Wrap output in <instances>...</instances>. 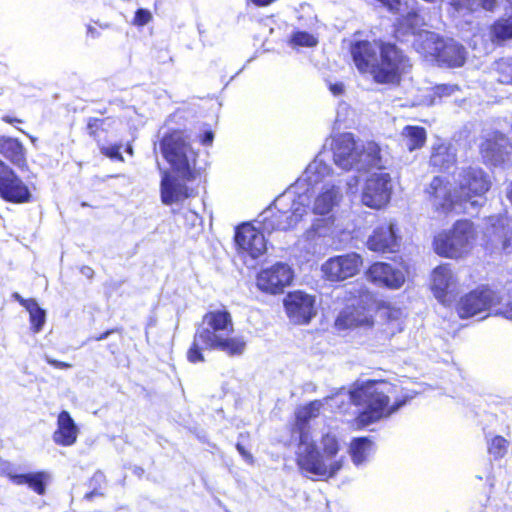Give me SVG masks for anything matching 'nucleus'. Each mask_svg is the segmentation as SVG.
<instances>
[{
    "mask_svg": "<svg viewBox=\"0 0 512 512\" xmlns=\"http://www.w3.org/2000/svg\"><path fill=\"white\" fill-rule=\"evenodd\" d=\"M374 318L370 308L364 304H357L345 307L335 319L337 329L371 328Z\"/></svg>",
    "mask_w": 512,
    "mask_h": 512,
    "instance_id": "b1692460",
    "label": "nucleus"
},
{
    "mask_svg": "<svg viewBox=\"0 0 512 512\" xmlns=\"http://www.w3.org/2000/svg\"><path fill=\"white\" fill-rule=\"evenodd\" d=\"M489 36L491 42L497 45L512 40V15L496 19L489 28Z\"/></svg>",
    "mask_w": 512,
    "mask_h": 512,
    "instance_id": "7c9ffc66",
    "label": "nucleus"
},
{
    "mask_svg": "<svg viewBox=\"0 0 512 512\" xmlns=\"http://www.w3.org/2000/svg\"><path fill=\"white\" fill-rule=\"evenodd\" d=\"M349 52L353 63L361 74H370L374 80V67L378 61L377 41L369 40L352 41Z\"/></svg>",
    "mask_w": 512,
    "mask_h": 512,
    "instance_id": "4be33fe9",
    "label": "nucleus"
},
{
    "mask_svg": "<svg viewBox=\"0 0 512 512\" xmlns=\"http://www.w3.org/2000/svg\"><path fill=\"white\" fill-rule=\"evenodd\" d=\"M123 332V328L122 327H115V328H110L96 336H93L90 338V340H93V341H102L104 339H106L108 336H110L111 334H114V333H122Z\"/></svg>",
    "mask_w": 512,
    "mask_h": 512,
    "instance_id": "a18cd8bd",
    "label": "nucleus"
},
{
    "mask_svg": "<svg viewBox=\"0 0 512 512\" xmlns=\"http://www.w3.org/2000/svg\"><path fill=\"white\" fill-rule=\"evenodd\" d=\"M236 449L246 459V461H248L249 463L253 462V456L245 449L244 445H242L241 443H237Z\"/></svg>",
    "mask_w": 512,
    "mask_h": 512,
    "instance_id": "3c124183",
    "label": "nucleus"
},
{
    "mask_svg": "<svg viewBox=\"0 0 512 512\" xmlns=\"http://www.w3.org/2000/svg\"><path fill=\"white\" fill-rule=\"evenodd\" d=\"M30 489L36 492L39 495L44 494L45 492V483L46 482H26Z\"/></svg>",
    "mask_w": 512,
    "mask_h": 512,
    "instance_id": "8fccbe9b",
    "label": "nucleus"
},
{
    "mask_svg": "<svg viewBox=\"0 0 512 512\" xmlns=\"http://www.w3.org/2000/svg\"><path fill=\"white\" fill-rule=\"evenodd\" d=\"M401 137L407 150L413 152L425 146L427 141V132L422 126L406 125L401 131Z\"/></svg>",
    "mask_w": 512,
    "mask_h": 512,
    "instance_id": "c756f323",
    "label": "nucleus"
},
{
    "mask_svg": "<svg viewBox=\"0 0 512 512\" xmlns=\"http://www.w3.org/2000/svg\"><path fill=\"white\" fill-rule=\"evenodd\" d=\"M1 121L14 126L19 131H22V130L17 127V124H23L25 122L24 119L18 118V117L12 116V115H3L1 117Z\"/></svg>",
    "mask_w": 512,
    "mask_h": 512,
    "instance_id": "de8ad7c7",
    "label": "nucleus"
},
{
    "mask_svg": "<svg viewBox=\"0 0 512 512\" xmlns=\"http://www.w3.org/2000/svg\"><path fill=\"white\" fill-rule=\"evenodd\" d=\"M415 45L418 52L432 56L441 66L458 68L466 62V50L459 43L435 39L433 35L426 34L425 40Z\"/></svg>",
    "mask_w": 512,
    "mask_h": 512,
    "instance_id": "6e6552de",
    "label": "nucleus"
},
{
    "mask_svg": "<svg viewBox=\"0 0 512 512\" xmlns=\"http://www.w3.org/2000/svg\"><path fill=\"white\" fill-rule=\"evenodd\" d=\"M0 199L11 204H25L33 199L29 186L2 159H0Z\"/></svg>",
    "mask_w": 512,
    "mask_h": 512,
    "instance_id": "9d476101",
    "label": "nucleus"
},
{
    "mask_svg": "<svg viewBox=\"0 0 512 512\" xmlns=\"http://www.w3.org/2000/svg\"><path fill=\"white\" fill-rule=\"evenodd\" d=\"M509 441L501 435H495L488 443L487 451L495 460L502 459L508 452Z\"/></svg>",
    "mask_w": 512,
    "mask_h": 512,
    "instance_id": "f704fd0d",
    "label": "nucleus"
},
{
    "mask_svg": "<svg viewBox=\"0 0 512 512\" xmlns=\"http://www.w3.org/2000/svg\"><path fill=\"white\" fill-rule=\"evenodd\" d=\"M333 158L337 166L349 171L361 162L363 148H359L351 133L339 134L333 143Z\"/></svg>",
    "mask_w": 512,
    "mask_h": 512,
    "instance_id": "412c9836",
    "label": "nucleus"
},
{
    "mask_svg": "<svg viewBox=\"0 0 512 512\" xmlns=\"http://www.w3.org/2000/svg\"><path fill=\"white\" fill-rule=\"evenodd\" d=\"M342 198L340 189L330 186L322 190L314 200L313 213L317 215L329 214L337 206Z\"/></svg>",
    "mask_w": 512,
    "mask_h": 512,
    "instance_id": "cd10ccee",
    "label": "nucleus"
},
{
    "mask_svg": "<svg viewBox=\"0 0 512 512\" xmlns=\"http://www.w3.org/2000/svg\"><path fill=\"white\" fill-rule=\"evenodd\" d=\"M79 428L66 410L59 412L57 416L56 429L52 434L53 442L61 447H69L76 443Z\"/></svg>",
    "mask_w": 512,
    "mask_h": 512,
    "instance_id": "a878e982",
    "label": "nucleus"
},
{
    "mask_svg": "<svg viewBox=\"0 0 512 512\" xmlns=\"http://www.w3.org/2000/svg\"><path fill=\"white\" fill-rule=\"evenodd\" d=\"M95 496H103V493L101 491L97 490V489H94V490H92L90 492H87L85 494L84 498L87 499V500H91Z\"/></svg>",
    "mask_w": 512,
    "mask_h": 512,
    "instance_id": "6e6d98bb",
    "label": "nucleus"
},
{
    "mask_svg": "<svg viewBox=\"0 0 512 512\" xmlns=\"http://www.w3.org/2000/svg\"><path fill=\"white\" fill-rule=\"evenodd\" d=\"M496 4V0H481V6L488 11L494 10Z\"/></svg>",
    "mask_w": 512,
    "mask_h": 512,
    "instance_id": "864d4df0",
    "label": "nucleus"
},
{
    "mask_svg": "<svg viewBox=\"0 0 512 512\" xmlns=\"http://www.w3.org/2000/svg\"><path fill=\"white\" fill-rule=\"evenodd\" d=\"M363 265V258L356 252L329 258L322 265L323 276L330 282H340L357 275Z\"/></svg>",
    "mask_w": 512,
    "mask_h": 512,
    "instance_id": "f3484780",
    "label": "nucleus"
},
{
    "mask_svg": "<svg viewBox=\"0 0 512 512\" xmlns=\"http://www.w3.org/2000/svg\"><path fill=\"white\" fill-rule=\"evenodd\" d=\"M307 214V206L299 201L290 203L275 199L261 214V228L267 233L294 229Z\"/></svg>",
    "mask_w": 512,
    "mask_h": 512,
    "instance_id": "0eeeda50",
    "label": "nucleus"
},
{
    "mask_svg": "<svg viewBox=\"0 0 512 512\" xmlns=\"http://www.w3.org/2000/svg\"><path fill=\"white\" fill-rule=\"evenodd\" d=\"M234 243L238 254L251 259H257L267 250L262 228L255 227L251 222H243L236 226Z\"/></svg>",
    "mask_w": 512,
    "mask_h": 512,
    "instance_id": "4468645a",
    "label": "nucleus"
},
{
    "mask_svg": "<svg viewBox=\"0 0 512 512\" xmlns=\"http://www.w3.org/2000/svg\"><path fill=\"white\" fill-rule=\"evenodd\" d=\"M234 332L231 313L227 309L206 312L193 335L186 357L190 363L204 362L203 349L224 352L229 357L243 354L246 342L241 336H229Z\"/></svg>",
    "mask_w": 512,
    "mask_h": 512,
    "instance_id": "f03ea898",
    "label": "nucleus"
},
{
    "mask_svg": "<svg viewBox=\"0 0 512 512\" xmlns=\"http://www.w3.org/2000/svg\"><path fill=\"white\" fill-rule=\"evenodd\" d=\"M407 267L403 269L393 267L383 261L371 263L364 272V276L370 283L390 290L400 289L406 281Z\"/></svg>",
    "mask_w": 512,
    "mask_h": 512,
    "instance_id": "a211bd4d",
    "label": "nucleus"
},
{
    "mask_svg": "<svg viewBox=\"0 0 512 512\" xmlns=\"http://www.w3.org/2000/svg\"><path fill=\"white\" fill-rule=\"evenodd\" d=\"M477 229L470 219H458L449 229L438 232L432 241L433 251L440 257L462 259L470 254Z\"/></svg>",
    "mask_w": 512,
    "mask_h": 512,
    "instance_id": "20e7f679",
    "label": "nucleus"
},
{
    "mask_svg": "<svg viewBox=\"0 0 512 512\" xmlns=\"http://www.w3.org/2000/svg\"><path fill=\"white\" fill-rule=\"evenodd\" d=\"M98 147H99L101 154L104 155L105 157H107L111 160L119 161V162L124 161V158L120 152L121 144L114 143L112 145L106 146L104 143Z\"/></svg>",
    "mask_w": 512,
    "mask_h": 512,
    "instance_id": "ea45409f",
    "label": "nucleus"
},
{
    "mask_svg": "<svg viewBox=\"0 0 512 512\" xmlns=\"http://www.w3.org/2000/svg\"><path fill=\"white\" fill-rule=\"evenodd\" d=\"M483 157L493 159L499 154V145L494 138H486L479 147Z\"/></svg>",
    "mask_w": 512,
    "mask_h": 512,
    "instance_id": "4c0bfd02",
    "label": "nucleus"
},
{
    "mask_svg": "<svg viewBox=\"0 0 512 512\" xmlns=\"http://www.w3.org/2000/svg\"><path fill=\"white\" fill-rule=\"evenodd\" d=\"M391 177L388 173L373 174L365 181L361 194L363 205L380 210L385 208L391 199Z\"/></svg>",
    "mask_w": 512,
    "mask_h": 512,
    "instance_id": "dca6fc26",
    "label": "nucleus"
},
{
    "mask_svg": "<svg viewBox=\"0 0 512 512\" xmlns=\"http://www.w3.org/2000/svg\"><path fill=\"white\" fill-rule=\"evenodd\" d=\"M351 403L364 407L355 418L358 429L388 418L402 408L410 399L398 393V386L385 379H369L349 391Z\"/></svg>",
    "mask_w": 512,
    "mask_h": 512,
    "instance_id": "7ed1b4c3",
    "label": "nucleus"
},
{
    "mask_svg": "<svg viewBox=\"0 0 512 512\" xmlns=\"http://www.w3.org/2000/svg\"><path fill=\"white\" fill-rule=\"evenodd\" d=\"M214 139V133L211 130L205 131L199 138V142L204 145L208 146L211 145Z\"/></svg>",
    "mask_w": 512,
    "mask_h": 512,
    "instance_id": "09e8293b",
    "label": "nucleus"
},
{
    "mask_svg": "<svg viewBox=\"0 0 512 512\" xmlns=\"http://www.w3.org/2000/svg\"><path fill=\"white\" fill-rule=\"evenodd\" d=\"M378 61L374 67V82L398 86L412 67L409 56L396 43L378 40Z\"/></svg>",
    "mask_w": 512,
    "mask_h": 512,
    "instance_id": "423d86ee",
    "label": "nucleus"
},
{
    "mask_svg": "<svg viewBox=\"0 0 512 512\" xmlns=\"http://www.w3.org/2000/svg\"><path fill=\"white\" fill-rule=\"evenodd\" d=\"M11 296L29 313L30 329L32 332L39 333L46 322V311L38 305L34 298H23L18 292L12 293Z\"/></svg>",
    "mask_w": 512,
    "mask_h": 512,
    "instance_id": "bb28decb",
    "label": "nucleus"
},
{
    "mask_svg": "<svg viewBox=\"0 0 512 512\" xmlns=\"http://www.w3.org/2000/svg\"><path fill=\"white\" fill-rule=\"evenodd\" d=\"M368 162L370 165L380 168L382 163L381 148L375 142L367 144Z\"/></svg>",
    "mask_w": 512,
    "mask_h": 512,
    "instance_id": "a19ab883",
    "label": "nucleus"
},
{
    "mask_svg": "<svg viewBox=\"0 0 512 512\" xmlns=\"http://www.w3.org/2000/svg\"><path fill=\"white\" fill-rule=\"evenodd\" d=\"M321 444L324 454L328 457L336 456L339 451V443L337 438L329 433L322 436Z\"/></svg>",
    "mask_w": 512,
    "mask_h": 512,
    "instance_id": "e433bc0d",
    "label": "nucleus"
},
{
    "mask_svg": "<svg viewBox=\"0 0 512 512\" xmlns=\"http://www.w3.org/2000/svg\"><path fill=\"white\" fill-rule=\"evenodd\" d=\"M161 154L169 164L160 181V198L164 205L183 203L199 195L198 185L193 183L200 178L197 168L198 153L194 151L185 130L171 129L159 141Z\"/></svg>",
    "mask_w": 512,
    "mask_h": 512,
    "instance_id": "f257e3e1",
    "label": "nucleus"
},
{
    "mask_svg": "<svg viewBox=\"0 0 512 512\" xmlns=\"http://www.w3.org/2000/svg\"><path fill=\"white\" fill-rule=\"evenodd\" d=\"M482 247L490 257H502L512 253V228L506 219L497 217L487 226Z\"/></svg>",
    "mask_w": 512,
    "mask_h": 512,
    "instance_id": "9b49d317",
    "label": "nucleus"
},
{
    "mask_svg": "<svg viewBox=\"0 0 512 512\" xmlns=\"http://www.w3.org/2000/svg\"><path fill=\"white\" fill-rule=\"evenodd\" d=\"M458 90L459 86L456 84H440L435 87V94L439 97H446L451 96Z\"/></svg>",
    "mask_w": 512,
    "mask_h": 512,
    "instance_id": "c03bdc74",
    "label": "nucleus"
},
{
    "mask_svg": "<svg viewBox=\"0 0 512 512\" xmlns=\"http://www.w3.org/2000/svg\"><path fill=\"white\" fill-rule=\"evenodd\" d=\"M316 230H317V228L313 225V226L311 227V229H310V231H309V232H311V231H316Z\"/></svg>",
    "mask_w": 512,
    "mask_h": 512,
    "instance_id": "13d9d810",
    "label": "nucleus"
},
{
    "mask_svg": "<svg viewBox=\"0 0 512 512\" xmlns=\"http://www.w3.org/2000/svg\"><path fill=\"white\" fill-rule=\"evenodd\" d=\"M494 71L498 83L512 86V57L500 58L495 61Z\"/></svg>",
    "mask_w": 512,
    "mask_h": 512,
    "instance_id": "473e14b6",
    "label": "nucleus"
},
{
    "mask_svg": "<svg viewBox=\"0 0 512 512\" xmlns=\"http://www.w3.org/2000/svg\"><path fill=\"white\" fill-rule=\"evenodd\" d=\"M257 7H266L274 3L276 0H250Z\"/></svg>",
    "mask_w": 512,
    "mask_h": 512,
    "instance_id": "5fc2aeb1",
    "label": "nucleus"
},
{
    "mask_svg": "<svg viewBox=\"0 0 512 512\" xmlns=\"http://www.w3.org/2000/svg\"><path fill=\"white\" fill-rule=\"evenodd\" d=\"M400 26H404L406 28H409L411 30L412 34H415L416 28L421 25L420 23V16L419 14L412 10L408 11L405 15H403L399 21Z\"/></svg>",
    "mask_w": 512,
    "mask_h": 512,
    "instance_id": "58836bf2",
    "label": "nucleus"
},
{
    "mask_svg": "<svg viewBox=\"0 0 512 512\" xmlns=\"http://www.w3.org/2000/svg\"><path fill=\"white\" fill-rule=\"evenodd\" d=\"M499 303L497 293L489 285L483 284L462 295L455 304V311L461 319H467Z\"/></svg>",
    "mask_w": 512,
    "mask_h": 512,
    "instance_id": "1a4fd4ad",
    "label": "nucleus"
},
{
    "mask_svg": "<svg viewBox=\"0 0 512 512\" xmlns=\"http://www.w3.org/2000/svg\"><path fill=\"white\" fill-rule=\"evenodd\" d=\"M457 282L449 264L435 267L431 273V290L438 301L450 304L455 296Z\"/></svg>",
    "mask_w": 512,
    "mask_h": 512,
    "instance_id": "5701e85b",
    "label": "nucleus"
},
{
    "mask_svg": "<svg viewBox=\"0 0 512 512\" xmlns=\"http://www.w3.org/2000/svg\"><path fill=\"white\" fill-rule=\"evenodd\" d=\"M127 152H128L129 154H132V147H130V146H129V147L127 148Z\"/></svg>",
    "mask_w": 512,
    "mask_h": 512,
    "instance_id": "4d7b16f0",
    "label": "nucleus"
},
{
    "mask_svg": "<svg viewBox=\"0 0 512 512\" xmlns=\"http://www.w3.org/2000/svg\"><path fill=\"white\" fill-rule=\"evenodd\" d=\"M292 47H314L318 44V39L307 31H294L289 40Z\"/></svg>",
    "mask_w": 512,
    "mask_h": 512,
    "instance_id": "c9c22d12",
    "label": "nucleus"
},
{
    "mask_svg": "<svg viewBox=\"0 0 512 512\" xmlns=\"http://www.w3.org/2000/svg\"><path fill=\"white\" fill-rule=\"evenodd\" d=\"M491 188L489 175L478 167L462 169L459 178V200L476 204L478 198H483Z\"/></svg>",
    "mask_w": 512,
    "mask_h": 512,
    "instance_id": "ddd939ff",
    "label": "nucleus"
},
{
    "mask_svg": "<svg viewBox=\"0 0 512 512\" xmlns=\"http://www.w3.org/2000/svg\"><path fill=\"white\" fill-rule=\"evenodd\" d=\"M27 149L16 137L0 135V156L21 171L29 168Z\"/></svg>",
    "mask_w": 512,
    "mask_h": 512,
    "instance_id": "393cba45",
    "label": "nucleus"
},
{
    "mask_svg": "<svg viewBox=\"0 0 512 512\" xmlns=\"http://www.w3.org/2000/svg\"><path fill=\"white\" fill-rule=\"evenodd\" d=\"M451 162L452 157L449 153L448 146L440 144L434 147L430 156V163L432 166L438 167L440 169L448 168Z\"/></svg>",
    "mask_w": 512,
    "mask_h": 512,
    "instance_id": "72a5a7b5",
    "label": "nucleus"
},
{
    "mask_svg": "<svg viewBox=\"0 0 512 512\" xmlns=\"http://www.w3.org/2000/svg\"><path fill=\"white\" fill-rule=\"evenodd\" d=\"M288 318L295 324H308L316 315L315 298L303 291H291L283 299Z\"/></svg>",
    "mask_w": 512,
    "mask_h": 512,
    "instance_id": "6ab92c4d",
    "label": "nucleus"
},
{
    "mask_svg": "<svg viewBox=\"0 0 512 512\" xmlns=\"http://www.w3.org/2000/svg\"><path fill=\"white\" fill-rule=\"evenodd\" d=\"M499 314L502 315L503 317L507 318V319H511L512 320V301L511 302H508L505 307L499 311Z\"/></svg>",
    "mask_w": 512,
    "mask_h": 512,
    "instance_id": "603ef678",
    "label": "nucleus"
},
{
    "mask_svg": "<svg viewBox=\"0 0 512 512\" xmlns=\"http://www.w3.org/2000/svg\"><path fill=\"white\" fill-rule=\"evenodd\" d=\"M293 278V269L286 263L277 262L270 267L261 269L256 274L255 284L262 293L279 295L291 285Z\"/></svg>",
    "mask_w": 512,
    "mask_h": 512,
    "instance_id": "f8f14e48",
    "label": "nucleus"
},
{
    "mask_svg": "<svg viewBox=\"0 0 512 512\" xmlns=\"http://www.w3.org/2000/svg\"><path fill=\"white\" fill-rule=\"evenodd\" d=\"M424 192L434 212L445 216L451 214L460 201L454 195L449 180L442 176L433 177Z\"/></svg>",
    "mask_w": 512,
    "mask_h": 512,
    "instance_id": "2eb2a0df",
    "label": "nucleus"
},
{
    "mask_svg": "<svg viewBox=\"0 0 512 512\" xmlns=\"http://www.w3.org/2000/svg\"><path fill=\"white\" fill-rule=\"evenodd\" d=\"M7 476L10 478V480H49L51 477L45 471H38V472L26 473V474L8 473Z\"/></svg>",
    "mask_w": 512,
    "mask_h": 512,
    "instance_id": "79ce46f5",
    "label": "nucleus"
},
{
    "mask_svg": "<svg viewBox=\"0 0 512 512\" xmlns=\"http://www.w3.org/2000/svg\"><path fill=\"white\" fill-rule=\"evenodd\" d=\"M367 248L379 254L398 253L401 249V236L393 222L378 225L366 241Z\"/></svg>",
    "mask_w": 512,
    "mask_h": 512,
    "instance_id": "aec40b11",
    "label": "nucleus"
},
{
    "mask_svg": "<svg viewBox=\"0 0 512 512\" xmlns=\"http://www.w3.org/2000/svg\"><path fill=\"white\" fill-rule=\"evenodd\" d=\"M315 402H310L303 411L296 415V427L301 433L300 445L303 446L296 455V462L301 471H305L314 475L333 477L342 468V462L333 461L327 465L318 451L316 445L313 442H306L304 429L309 423L310 419L315 417L316 414L313 412L317 410Z\"/></svg>",
    "mask_w": 512,
    "mask_h": 512,
    "instance_id": "39448f33",
    "label": "nucleus"
},
{
    "mask_svg": "<svg viewBox=\"0 0 512 512\" xmlns=\"http://www.w3.org/2000/svg\"><path fill=\"white\" fill-rule=\"evenodd\" d=\"M372 441L366 437L354 438L350 443V455L355 464L363 463L371 450Z\"/></svg>",
    "mask_w": 512,
    "mask_h": 512,
    "instance_id": "2f4dec72",
    "label": "nucleus"
},
{
    "mask_svg": "<svg viewBox=\"0 0 512 512\" xmlns=\"http://www.w3.org/2000/svg\"><path fill=\"white\" fill-rule=\"evenodd\" d=\"M114 123L112 117H89L86 120L85 131L98 146L107 142L108 128Z\"/></svg>",
    "mask_w": 512,
    "mask_h": 512,
    "instance_id": "c85d7f7f",
    "label": "nucleus"
},
{
    "mask_svg": "<svg viewBox=\"0 0 512 512\" xmlns=\"http://www.w3.org/2000/svg\"><path fill=\"white\" fill-rule=\"evenodd\" d=\"M152 20V14L148 9L139 8L135 11L132 19V24L137 27H142Z\"/></svg>",
    "mask_w": 512,
    "mask_h": 512,
    "instance_id": "37998d69",
    "label": "nucleus"
},
{
    "mask_svg": "<svg viewBox=\"0 0 512 512\" xmlns=\"http://www.w3.org/2000/svg\"><path fill=\"white\" fill-rule=\"evenodd\" d=\"M45 361L51 365L52 367L56 369H69L72 367V364L60 360H56L53 358H50L48 356L45 357Z\"/></svg>",
    "mask_w": 512,
    "mask_h": 512,
    "instance_id": "49530a36",
    "label": "nucleus"
}]
</instances>
